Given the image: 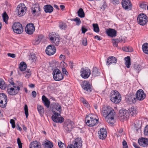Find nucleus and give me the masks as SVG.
<instances>
[{"label":"nucleus","instance_id":"c85d7f7f","mask_svg":"<svg viewBox=\"0 0 148 148\" xmlns=\"http://www.w3.org/2000/svg\"><path fill=\"white\" fill-rule=\"evenodd\" d=\"M8 91L10 95H15L18 93V90H17L16 89H15L14 88H8Z\"/></svg>","mask_w":148,"mask_h":148},{"label":"nucleus","instance_id":"39448f33","mask_svg":"<svg viewBox=\"0 0 148 148\" xmlns=\"http://www.w3.org/2000/svg\"><path fill=\"white\" fill-rule=\"evenodd\" d=\"M118 116L120 118H121V119L123 121H124L129 118V113L127 110L124 109H121L119 111Z\"/></svg>","mask_w":148,"mask_h":148},{"label":"nucleus","instance_id":"a19ab883","mask_svg":"<svg viewBox=\"0 0 148 148\" xmlns=\"http://www.w3.org/2000/svg\"><path fill=\"white\" fill-rule=\"evenodd\" d=\"M61 72V71L58 69H55L53 72V78H57V75L60 73Z\"/></svg>","mask_w":148,"mask_h":148},{"label":"nucleus","instance_id":"dca6fc26","mask_svg":"<svg viewBox=\"0 0 148 148\" xmlns=\"http://www.w3.org/2000/svg\"><path fill=\"white\" fill-rule=\"evenodd\" d=\"M98 137L101 139H105L107 136V132L106 129L105 128H102L100 129V131L98 132Z\"/></svg>","mask_w":148,"mask_h":148},{"label":"nucleus","instance_id":"de8ad7c7","mask_svg":"<svg viewBox=\"0 0 148 148\" xmlns=\"http://www.w3.org/2000/svg\"><path fill=\"white\" fill-rule=\"evenodd\" d=\"M59 27L60 29H65L67 27L66 23L62 22L59 23Z\"/></svg>","mask_w":148,"mask_h":148},{"label":"nucleus","instance_id":"0e129e2a","mask_svg":"<svg viewBox=\"0 0 148 148\" xmlns=\"http://www.w3.org/2000/svg\"><path fill=\"white\" fill-rule=\"evenodd\" d=\"M62 71L64 74H65L66 75H67L68 72L65 68H62Z\"/></svg>","mask_w":148,"mask_h":148},{"label":"nucleus","instance_id":"473e14b6","mask_svg":"<svg viewBox=\"0 0 148 148\" xmlns=\"http://www.w3.org/2000/svg\"><path fill=\"white\" fill-rule=\"evenodd\" d=\"M142 49L144 53L148 54V43H146L143 44L142 46Z\"/></svg>","mask_w":148,"mask_h":148},{"label":"nucleus","instance_id":"6e6d98bb","mask_svg":"<svg viewBox=\"0 0 148 148\" xmlns=\"http://www.w3.org/2000/svg\"><path fill=\"white\" fill-rule=\"evenodd\" d=\"M144 134L146 136H148V125H146L144 130Z\"/></svg>","mask_w":148,"mask_h":148},{"label":"nucleus","instance_id":"864d4df0","mask_svg":"<svg viewBox=\"0 0 148 148\" xmlns=\"http://www.w3.org/2000/svg\"><path fill=\"white\" fill-rule=\"evenodd\" d=\"M58 145L60 148H66V145L61 141L58 142Z\"/></svg>","mask_w":148,"mask_h":148},{"label":"nucleus","instance_id":"4c0bfd02","mask_svg":"<svg viewBox=\"0 0 148 148\" xmlns=\"http://www.w3.org/2000/svg\"><path fill=\"white\" fill-rule=\"evenodd\" d=\"M129 111L131 115L134 116L136 114L137 110L134 107H132L129 109Z\"/></svg>","mask_w":148,"mask_h":148},{"label":"nucleus","instance_id":"ea45409f","mask_svg":"<svg viewBox=\"0 0 148 148\" xmlns=\"http://www.w3.org/2000/svg\"><path fill=\"white\" fill-rule=\"evenodd\" d=\"M54 108L59 112V113H61L62 111L61 107L58 103L55 104L54 107Z\"/></svg>","mask_w":148,"mask_h":148},{"label":"nucleus","instance_id":"603ef678","mask_svg":"<svg viewBox=\"0 0 148 148\" xmlns=\"http://www.w3.org/2000/svg\"><path fill=\"white\" fill-rule=\"evenodd\" d=\"M25 113L26 115V118H27L28 116V107L26 104L25 105L24 108Z\"/></svg>","mask_w":148,"mask_h":148},{"label":"nucleus","instance_id":"c03bdc74","mask_svg":"<svg viewBox=\"0 0 148 148\" xmlns=\"http://www.w3.org/2000/svg\"><path fill=\"white\" fill-rule=\"evenodd\" d=\"M71 20L72 21L76 22L77 25H79L81 23L80 18L78 17H76L75 18L71 19Z\"/></svg>","mask_w":148,"mask_h":148},{"label":"nucleus","instance_id":"f03ea898","mask_svg":"<svg viewBox=\"0 0 148 148\" xmlns=\"http://www.w3.org/2000/svg\"><path fill=\"white\" fill-rule=\"evenodd\" d=\"M110 97L111 101L116 104L119 103L121 100V96L119 93L116 90L112 91Z\"/></svg>","mask_w":148,"mask_h":148},{"label":"nucleus","instance_id":"20e7f679","mask_svg":"<svg viewBox=\"0 0 148 148\" xmlns=\"http://www.w3.org/2000/svg\"><path fill=\"white\" fill-rule=\"evenodd\" d=\"M27 9L26 7L23 3L19 4L17 6L16 12L18 13L19 17L23 16L25 14Z\"/></svg>","mask_w":148,"mask_h":148},{"label":"nucleus","instance_id":"c756f323","mask_svg":"<svg viewBox=\"0 0 148 148\" xmlns=\"http://www.w3.org/2000/svg\"><path fill=\"white\" fill-rule=\"evenodd\" d=\"M44 10L46 13H51L53 10V8L50 5H46L44 7Z\"/></svg>","mask_w":148,"mask_h":148},{"label":"nucleus","instance_id":"4d7b16f0","mask_svg":"<svg viewBox=\"0 0 148 148\" xmlns=\"http://www.w3.org/2000/svg\"><path fill=\"white\" fill-rule=\"evenodd\" d=\"M35 58L36 56L34 54H33L31 55L29 59L32 60V61H33V62H34V61L35 60Z\"/></svg>","mask_w":148,"mask_h":148},{"label":"nucleus","instance_id":"2f4dec72","mask_svg":"<svg viewBox=\"0 0 148 148\" xmlns=\"http://www.w3.org/2000/svg\"><path fill=\"white\" fill-rule=\"evenodd\" d=\"M142 67L140 64L137 65L135 66L134 70V73L135 74L137 75L142 69Z\"/></svg>","mask_w":148,"mask_h":148},{"label":"nucleus","instance_id":"13d9d810","mask_svg":"<svg viewBox=\"0 0 148 148\" xmlns=\"http://www.w3.org/2000/svg\"><path fill=\"white\" fill-rule=\"evenodd\" d=\"M10 123L12 125V127L13 128L15 127V122L14 120L11 119L10 120Z\"/></svg>","mask_w":148,"mask_h":148},{"label":"nucleus","instance_id":"37998d69","mask_svg":"<svg viewBox=\"0 0 148 148\" xmlns=\"http://www.w3.org/2000/svg\"><path fill=\"white\" fill-rule=\"evenodd\" d=\"M3 19L4 22L6 24H8V16L6 13L4 12L3 14Z\"/></svg>","mask_w":148,"mask_h":148},{"label":"nucleus","instance_id":"5fc2aeb1","mask_svg":"<svg viewBox=\"0 0 148 148\" xmlns=\"http://www.w3.org/2000/svg\"><path fill=\"white\" fill-rule=\"evenodd\" d=\"M17 142L18 146V148H22V143L21 142L20 139L19 138H17Z\"/></svg>","mask_w":148,"mask_h":148},{"label":"nucleus","instance_id":"052dcab7","mask_svg":"<svg viewBox=\"0 0 148 148\" xmlns=\"http://www.w3.org/2000/svg\"><path fill=\"white\" fill-rule=\"evenodd\" d=\"M81 30L82 33L84 34L88 30V29L86 28L84 26H83L82 27Z\"/></svg>","mask_w":148,"mask_h":148},{"label":"nucleus","instance_id":"8fccbe9b","mask_svg":"<svg viewBox=\"0 0 148 148\" xmlns=\"http://www.w3.org/2000/svg\"><path fill=\"white\" fill-rule=\"evenodd\" d=\"M123 51L126 52H132L133 51V49L131 47H125L123 48Z\"/></svg>","mask_w":148,"mask_h":148},{"label":"nucleus","instance_id":"09e8293b","mask_svg":"<svg viewBox=\"0 0 148 148\" xmlns=\"http://www.w3.org/2000/svg\"><path fill=\"white\" fill-rule=\"evenodd\" d=\"M31 73H32L30 69H29L26 71L25 72H24V74H25V77L26 78H28L30 77Z\"/></svg>","mask_w":148,"mask_h":148},{"label":"nucleus","instance_id":"c9c22d12","mask_svg":"<svg viewBox=\"0 0 148 148\" xmlns=\"http://www.w3.org/2000/svg\"><path fill=\"white\" fill-rule=\"evenodd\" d=\"M78 16L80 18L84 17L85 16V14L83 9L81 8H80L77 12Z\"/></svg>","mask_w":148,"mask_h":148},{"label":"nucleus","instance_id":"5701e85b","mask_svg":"<svg viewBox=\"0 0 148 148\" xmlns=\"http://www.w3.org/2000/svg\"><path fill=\"white\" fill-rule=\"evenodd\" d=\"M32 13L35 15L36 13L40 11V8L39 5L38 4H34L31 8Z\"/></svg>","mask_w":148,"mask_h":148},{"label":"nucleus","instance_id":"412c9836","mask_svg":"<svg viewBox=\"0 0 148 148\" xmlns=\"http://www.w3.org/2000/svg\"><path fill=\"white\" fill-rule=\"evenodd\" d=\"M73 143L76 148H80L82 147V141L81 138L78 137L75 139Z\"/></svg>","mask_w":148,"mask_h":148},{"label":"nucleus","instance_id":"bb28decb","mask_svg":"<svg viewBox=\"0 0 148 148\" xmlns=\"http://www.w3.org/2000/svg\"><path fill=\"white\" fill-rule=\"evenodd\" d=\"M43 38V36L42 35H40L38 36L35 40L33 42V43L34 45H38L42 41Z\"/></svg>","mask_w":148,"mask_h":148},{"label":"nucleus","instance_id":"72a5a7b5","mask_svg":"<svg viewBox=\"0 0 148 148\" xmlns=\"http://www.w3.org/2000/svg\"><path fill=\"white\" fill-rule=\"evenodd\" d=\"M27 65L24 62H21L19 65V68L21 71H25L27 68Z\"/></svg>","mask_w":148,"mask_h":148},{"label":"nucleus","instance_id":"338daca9","mask_svg":"<svg viewBox=\"0 0 148 148\" xmlns=\"http://www.w3.org/2000/svg\"><path fill=\"white\" fill-rule=\"evenodd\" d=\"M0 86V88L2 90H4L6 88L7 86V85L5 84V82L4 84H2Z\"/></svg>","mask_w":148,"mask_h":148},{"label":"nucleus","instance_id":"6ab92c4d","mask_svg":"<svg viewBox=\"0 0 148 148\" xmlns=\"http://www.w3.org/2000/svg\"><path fill=\"white\" fill-rule=\"evenodd\" d=\"M139 144L142 146L146 147L148 146V139L146 138H142L138 140Z\"/></svg>","mask_w":148,"mask_h":148},{"label":"nucleus","instance_id":"f8f14e48","mask_svg":"<svg viewBox=\"0 0 148 148\" xmlns=\"http://www.w3.org/2000/svg\"><path fill=\"white\" fill-rule=\"evenodd\" d=\"M80 71L81 76L84 79L88 78L91 74L90 69L87 68L82 69Z\"/></svg>","mask_w":148,"mask_h":148},{"label":"nucleus","instance_id":"e433bc0d","mask_svg":"<svg viewBox=\"0 0 148 148\" xmlns=\"http://www.w3.org/2000/svg\"><path fill=\"white\" fill-rule=\"evenodd\" d=\"M45 148H51L53 146V144L51 142L48 141L44 144Z\"/></svg>","mask_w":148,"mask_h":148},{"label":"nucleus","instance_id":"774afa93","mask_svg":"<svg viewBox=\"0 0 148 148\" xmlns=\"http://www.w3.org/2000/svg\"><path fill=\"white\" fill-rule=\"evenodd\" d=\"M74 145L73 144H70L68 145L67 148H76Z\"/></svg>","mask_w":148,"mask_h":148},{"label":"nucleus","instance_id":"b1692460","mask_svg":"<svg viewBox=\"0 0 148 148\" xmlns=\"http://www.w3.org/2000/svg\"><path fill=\"white\" fill-rule=\"evenodd\" d=\"M116 62L117 59L114 57L110 56L107 59L106 65L109 66L112 63L115 64Z\"/></svg>","mask_w":148,"mask_h":148},{"label":"nucleus","instance_id":"f704fd0d","mask_svg":"<svg viewBox=\"0 0 148 148\" xmlns=\"http://www.w3.org/2000/svg\"><path fill=\"white\" fill-rule=\"evenodd\" d=\"M92 75L94 77L99 76L100 75V73L98 71V69L96 67L93 68L92 70Z\"/></svg>","mask_w":148,"mask_h":148},{"label":"nucleus","instance_id":"6e6552de","mask_svg":"<svg viewBox=\"0 0 148 148\" xmlns=\"http://www.w3.org/2000/svg\"><path fill=\"white\" fill-rule=\"evenodd\" d=\"M53 115L51 116L52 120L55 122L61 123L64 122V119L62 117H59L58 116L60 115V113H58L55 111H53Z\"/></svg>","mask_w":148,"mask_h":148},{"label":"nucleus","instance_id":"49530a36","mask_svg":"<svg viewBox=\"0 0 148 148\" xmlns=\"http://www.w3.org/2000/svg\"><path fill=\"white\" fill-rule=\"evenodd\" d=\"M81 100L82 101L85 107H86L87 108H88L90 107V105L88 101L84 98H81Z\"/></svg>","mask_w":148,"mask_h":148},{"label":"nucleus","instance_id":"2eb2a0df","mask_svg":"<svg viewBox=\"0 0 148 148\" xmlns=\"http://www.w3.org/2000/svg\"><path fill=\"white\" fill-rule=\"evenodd\" d=\"M35 28L34 25L32 23L27 24L25 28V31L28 34H32L34 32Z\"/></svg>","mask_w":148,"mask_h":148},{"label":"nucleus","instance_id":"bf43d9fd","mask_svg":"<svg viewBox=\"0 0 148 148\" xmlns=\"http://www.w3.org/2000/svg\"><path fill=\"white\" fill-rule=\"evenodd\" d=\"M82 44L83 45L86 46L87 45V40L86 38L83 39L82 40Z\"/></svg>","mask_w":148,"mask_h":148},{"label":"nucleus","instance_id":"9d476101","mask_svg":"<svg viewBox=\"0 0 148 148\" xmlns=\"http://www.w3.org/2000/svg\"><path fill=\"white\" fill-rule=\"evenodd\" d=\"M7 97L5 94L0 93V106L2 108L5 107L7 103Z\"/></svg>","mask_w":148,"mask_h":148},{"label":"nucleus","instance_id":"4468645a","mask_svg":"<svg viewBox=\"0 0 148 148\" xmlns=\"http://www.w3.org/2000/svg\"><path fill=\"white\" fill-rule=\"evenodd\" d=\"M56 51V47L53 45H49L46 49L45 52L49 56L53 55Z\"/></svg>","mask_w":148,"mask_h":148},{"label":"nucleus","instance_id":"0eeeda50","mask_svg":"<svg viewBox=\"0 0 148 148\" xmlns=\"http://www.w3.org/2000/svg\"><path fill=\"white\" fill-rule=\"evenodd\" d=\"M137 21L139 24L144 26L147 22V18L144 14H140L138 15L137 18Z\"/></svg>","mask_w":148,"mask_h":148},{"label":"nucleus","instance_id":"ddd939ff","mask_svg":"<svg viewBox=\"0 0 148 148\" xmlns=\"http://www.w3.org/2000/svg\"><path fill=\"white\" fill-rule=\"evenodd\" d=\"M146 96V94L144 93V91L142 89H139L136 92L135 96L136 99L142 101L144 99Z\"/></svg>","mask_w":148,"mask_h":148},{"label":"nucleus","instance_id":"58836bf2","mask_svg":"<svg viewBox=\"0 0 148 148\" xmlns=\"http://www.w3.org/2000/svg\"><path fill=\"white\" fill-rule=\"evenodd\" d=\"M37 108L39 114L41 116H42L44 112L43 107L40 105H38Z\"/></svg>","mask_w":148,"mask_h":148},{"label":"nucleus","instance_id":"423d86ee","mask_svg":"<svg viewBox=\"0 0 148 148\" xmlns=\"http://www.w3.org/2000/svg\"><path fill=\"white\" fill-rule=\"evenodd\" d=\"M14 32L16 34H20L23 31V28L22 25L19 22H16L14 23L12 26Z\"/></svg>","mask_w":148,"mask_h":148},{"label":"nucleus","instance_id":"f3484780","mask_svg":"<svg viewBox=\"0 0 148 148\" xmlns=\"http://www.w3.org/2000/svg\"><path fill=\"white\" fill-rule=\"evenodd\" d=\"M74 126V123L71 121H68L65 124L64 126L65 130L67 132H69Z\"/></svg>","mask_w":148,"mask_h":148},{"label":"nucleus","instance_id":"a878e982","mask_svg":"<svg viewBox=\"0 0 148 148\" xmlns=\"http://www.w3.org/2000/svg\"><path fill=\"white\" fill-rule=\"evenodd\" d=\"M42 100L44 105L47 108L49 107L50 102L48 99L45 95L42 97Z\"/></svg>","mask_w":148,"mask_h":148},{"label":"nucleus","instance_id":"9b49d317","mask_svg":"<svg viewBox=\"0 0 148 148\" xmlns=\"http://www.w3.org/2000/svg\"><path fill=\"white\" fill-rule=\"evenodd\" d=\"M121 4L123 8L126 10H129L132 8V5L129 0H123Z\"/></svg>","mask_w":148,"mask_h":148},{"label":"nucleus","instance_id":"a211bd4d","mask_svg":"<svg viewBox=\"0 0 148 148\" xmlns=\"http://www.w3.org/2000/svg\"><path fill=\"white\" fill-rule=\"evenodd\" d=\"M82 87L85 90L90 92L91 91V86L87 81H84L82 84Z\"/></svg>","mask_w":148,"mask_h":148},{"label":"nucleus","instance_id":"7c9ffc66","mask_svg":"<svg viewBox=\"0 0 148 148\" xmlns=\"http://www.w3.org/2000/svg\"><path fill=\"white\" fill-rule=\"evenodd\" d=\"M125 64L126 67L129 68L131 65L130 58L129 56H127L124 58Z\"/></svg>","mask_w":148,"mask_h":148},{"label":"nucleus","instance_id":"7ed1b4c3","mask_svg":"<svg viewBox=\"0 0 148 148\" xmlns=\"http://www.w3.org/2000/svg\"><path fill=\"white\" fill-rule=\"evenodd\" d=\"M85 122L86 125L90 127H93L96 125L99 122L98 119L91 116H86L85 118Z\"/></svg>","mask_w":148,"mask_h":148},{"label":"nucleus","instance_id":"f257e3e1","mask_svg":"<svg viewBox=\"0 0 148 148\" xmlns=\"http://www.w3.org/2000/svg\"><path fill=\"white\" fill-rule=\"evenodd\" d=\"M101 114L105 117L107 122L111 125H113L114 122V116L115 112L114 110L110 106L103 108Z\"/></svg>","mask_w":148,"mask_h":148},{"label":"nucleus","instance_id":"4be33fe9","mask_svg":"<svg viewBox=\"0 0 148 148\" xmlns=\"http://www.w3.org/2000/svg\"><path fill=\"white\" fill-rule=\"evenodd\" d=\"M32 13L35 15L36 13L40 11V8L39 5L38 4H34L31 8Z\"/></svg>","mask_w":148,"mask_h":148},{"label":"nucleus","instance_id":"1a4fd4ad","mask_svg":"<svg viewBox=\"0 0 148 148\" xmlns=\"http://www.w3.org/2000/svg\"><path fill=\"white\" fill-rule=\"evenodd\" d=\"M49 38L51 42L54 43L55 45L58 46L59 45L60 39L55 32L50 33L49 35Z\"/></svg>","mask_w":148,"mask_h":148},{"label":"nucleus","instance_id":"393cba45","mask_svg":"<svg viewBox=\"0 0 148 148\" xmlns=\"http://www.w3.org/2000/svg\"><path fill=\"white\" fill-rule=\"evenodd\" d=\"M30 148H41L40 144L37 141H34L31 143L29 145Z\"/></svg>","mask_w":148,"mask_h":148},{"label":"nucleus","instance_id":"e2e57ef3","mask_svg":"<svg viewBox=\"0 0 148 148\" xmlns=\"http://www.w3.org/2000/svg\"><path fill=\"white\" fill-rule=\"evenodd\" d=\"M147 5L143 3H141L140 5V8L143 9H145L146 7H147Z\"/></svg>","mask_w":148,"mask_h":148},{"label":"nucleus","instance_id":"a18cd8bd","mask_svg":"<svg viewBox=\"0 0 148 148\" xmlns=\"http://www.w3.org/2000/svg\"><path fill=\"white\" fill-rule=\"evenodd\" d=\"M92 26L93 27V30L96 32L98 33L99 31V29L98 24H93Z\"/></svg>","mask_w":148,"mask_h":148},{"label":"nucleus","instance_id":"3c124183","mask_svg":"<svg viewBox=\"0 0 148 148\" xmlns=\"http://www.w3.org/2000/svg\"><path fill=\"white\" fill-rule=\"evenodd\" d=\"M119 40H118V38L113 39L112 40V42L113 45L114 47H117L118 46V43L119 42Z\"/></svg>","mask_w":148,"mask_h":148},{"label":"nucleus","instance_id":"79ce46f5","mask_svg":"<svg viewBox=\"0 0 148 148\" xmlns=\"http://www.w3.org/2000/svg\"><path fill=\"white\" fill-rule=\"evenodd\" d=\"M57 78H53L56 81H59L62 80L63 78V74L60 72L59 73L58 75H57Z\"/></svg>","mask_w":148,"mask_h":148},{"label":"nucleus","instance_id":"cd10ccee","mask_svg":"<svg viewBox=\"0 0 148 148\" xmlns=\"http://www.w3.org/2000/svg\"><path fill=\"white\" fill-rule=\"evenodd\" d=\"M136 96L134 95L129 96L127 99V101L130 104L135 103L136 102Z\"/></svg>","mask_w":148,"mask_h":148},{"label":"nucleus","instance_id":"aec40b11","mask_svg":"<svg viewBox=\"0 0 148 148\" xmlns=\"http://www.w3.org/2000/svg\"><path fill=\"white\" fill-rule=\"evenodd\" d=\"M107 35L112 37H115L116 36V31L114 29L110 28L106 31Z\"/></svg>","mask_w":148,"mask_h":148},{"label":"nucleus","instance_id":"69168bd1","mask_svg":"<svg viewBox=\"0 0 148 148\" xmlns=\"http://www.w3.org/2000/svg\"><path fill=\"white\" fill-rule=\"evenodd\" d=\"M7 55L9 57H11L13 58H15L16 56V55L14 53H8Z\"/></svg>","mask_w":148,"mask_h":148},{"label":"nucleus","instance_id":"680f3d73","mask_svg":"<svg viewBox=\"0 0 148 148\" xmlns=\"http://www.w3.org/2000/svg\"><path fill=\"white\" fill-rule=\"evenodd\" d=\"M123 148H128V146L125 140H123L122 142Z\"/></svg>","mask_w":148,"mask_h":148}]
</instances>
